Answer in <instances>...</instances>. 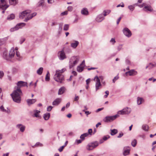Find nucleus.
<instances>
[{"instance_id": "obj_1", "label": "nucleus", "mask_w": 156, "mask_h": 156, "mask_svg": "<svg viewBox=\"0 0 156 156\" xmlns=\"http://www.w3.org/2000/svg\"><path fill=\"white\" fill-rule=\"evenodd\" d=\"M16 84V89L14 90L10 95L14 101L17 103H20L21 100V95L22 94L20 88L25 86L27 87V83L26 82L20 81H18Z\"/></svg>"}, {"instance_id": "obj_2", "label": "nucleus", "mask_w": 156, "mask_h": 156, "mask_svg": "<svg viewBox=\"0 0 156 156\" xmlns=\"http://www.w3.org/2000/svg\"><path fill=\"white\" fill-rule=\"evenodd\" d=\"M66 70L65 68H63L61 70H56V73L54 75L53 78L56 81L62 83V81L64 80L63 76L61 74Z\"/></svg>"}, {"instance_id": "obj_3", "label": "nucleus", "mask_w": 156, "mask_h": 156, "mask_svg": "<svg viewBox=\"0 0 156 156\" xmlns=\"http://www.w3.org/2000/svg\"><path fill=\"white\" fill-rule=\"evenodd\" d=\"M79 60V58L77 56H73L72 57L70 58L69 62V69H71L76 65L78 63Z\"/></svg>"}, {"instance_id": "obj_4", "label": "nucleus", "mask_w": 156, "mask_h": 156, "mask_svg": "<svg viewBox=\"0 0 156 156\" xmlns=\"http://www.w3.org/2000/svg\"><path fill=\"white\" fill-rule=\"evenodd\" d=\"M15 51L14 49H12L9 51V56H8L5 52L3 54V58L7 61H10L11 58H12L15 55Z\"/></svg>"}, {"instance_id": "obj_5", "label": "nucleus", "mask_w": 156, "mask_h": 156, "mask_svg": "<svg viewBox=\"0 0 156 156\" xmlns=\"http://www.w3.org/2000/svg\"><path fill=\"white\" fill-rule=\"evenodd\" d=\"M99 145L98 142L95 141L89 143L86 147V149L88 151H91L97 147Z\"/></svg>"}, {"instance_id": "obj_6", "label": "nucleus", "mask_w": 156, "mask_h": 156, "mask_svg": "<svg viewBox=\"0 0 156 156\" xmlns=\"http://www.w3.org/2000/svg\"><path fill=\"white\" fill-rule=\"evenodd\" d=\"M131 111L130 108L126 107L122 110L119 111L117 112V115H128L131 112Z\"/></svg>"}, {"instance_id": "obj_7", "label": "nucleus", "mask_w": 156, "mask_h": 156, "mask_svg": "<svg viewBox=\"0 0 156 156\" xmlns=\"http://www.w3.org/2000/svg\"><path fill=\"white\" fill-rule=\"evenodd\" d=\"M64 48L61 51H59L58 53V55L59 59L61 60H62L66 58L65 53L64 51Z\"/></svg>"}, {"instance_id": "obj_8", "label": "nucleus", "mask_w": 156, "mask_h": 156, "mask_svg": "<svg viewBox=\"0 0 156 156\" xmlns=\"http://www.w3.org/2000/svg\"><path fill=\"white\" fill-rule=\"evenodd\" d=\"M119 115L117 114L113 116H106L103 119V121L105 122H110L111 121L114 120L115 119L119 117Z\"/></svg>"}, {"instance_id": "obj_9", "label": "nucleus", "mask_w": 156, "mask_h": 156, "mask_svg": "<svg viewBox=\"0 0 156 156\" xmlns=\"http://www.w3.org/2000/svg\"><path fill=\"white\" fill-rule=\"evenodd\" d=\"M26 24L23 23H21L17 24L16 26L10 29V31L11 32L18 30L20 28H21L22 27L24 26Z\"/></svg>"}, {"instance_id": "obj_10", "label": "nucleus", "mask_w": 156, "mask_h": 156, "mask_svg": "<svg viewBox=\"0 0 156 156\" xmlns=\"http://www.w3.org/2000/svg\"><path fill=\"white\" fill-rule=\"evenodd\" d=\"M30 13V11L29 10H27L23 11L19 15V17L20 19H23L25 16L27 17L28 16L29 14Z\"/></svg>"}, {"instance_id": "obj_11", "label": "nucleus", "mask_w": 156, "mask_h": 156, "mask_svg": "<svg viewBox=\"0 0 156 156\" xmlns=\"http://www.w3.org/2000/svg\"><path fill=\"white\" fill-rule=\"evenodd\" d=\"M1 3L0 4V9L6 10L9 7L6 5L7 3L5 0H0Z\"/></svg>"}, {"instance_id": "obj_12", "label": "nucleus", "mask_w": 156, "mask_h": 156, "mask_svg": "<svg viewBox=\"0 0 156 156\" xmlns=\"http://www.w3.org/2000/svg\"><path fill=\"white\" fill-rule=\"evenodd\" d=\"M122 31L124 34L126 36L129 37L131 36V32L128 28L127 27L124 28Z\"/></svg>"}, {"instance_id": "obj_13", "label": "nucleus", "mask_w": 156, "mask_h": 156, "mask_svg": "<svg viewBox=\"0 0 156 156\" xmlns=\"http://www.w3.org/2000/svg\"><path fill=\"white\" fill-rule=\"evenodd\" d=\"M95 79H96V83L95 84L96 90L97 91L101 86L100 80L98 77L97 76H95Z\"/></svg>"}, {"instance_id": "obj_14", "label": "nucleus", "mask_w": 156, "mask_h": 156, "mask_svg": "<svg viewBox=\"0 0 156 156\" xmlns=\"http://www.w3.org/2000/svg\"><path fill=\"white\" fill-rule=\"evenodd\" d=\"M137 73V72L134 69H132L126 72L125 73L126 75L128 74L130 76H133L136 75Z\"/></svg>"}, {"instance_id": "obj_15", "label": "nucleus", "mask_w": 156, "mask_h": 156, "mask_svg": "<svg viewBox=\"0 0 156 156\" xmlns=\"http://www.w3.org/2000/svg\"><path fill=\"white\" fill-rule=\"evenodd\" d=\"M16 127L17 128L20 129L21 132H23L25 129L26 127L24 125L21 124H18L16 125Z\"/></svg>"}, {"instance_id": "obj_16", "label": "nucleus", "mask_w": 156, "mask_h": 156, "mask_svg": "<svg viewBox=\"0 0 156 156\" xmlns=\"http://www.w3.org/2000/svg\"><path fill=\"white\" fill-rule=\"evenodd\" d=\"M105 19L103 14H101L98 15L96 18V21L98 22H101Z\"/></svg>"}, {"instance_id": "obj_17", "label": "nucleus", "mask_w": 156, "mask_h": 156, "mask_svg": "<svg viewBox=\"0 0 156 156\" xmlns=\"http://www.w3.org/2000/svg\"><path fill=\"white\" fill-rule=\"evenodd\" d=\"M130 148L129 147H125L124 148L123 155L126 156L129 154Z\"/></svg>"}, {"instance_id": "obj_18", "label": "nucleus", "mask_w": 156, "mask_h": 156, "mask_svg": "<svg viewBox=\"0 0 156 156\" xmlns=\"http://www.w3.org/2000/svg\"><path fill=\"white\" fill-rule=\"evenodd\" d=\"M62 99L60 98H57L52 102V105L54 106L58 105L61 102Z\"/></svg>"}, {"instance_id": "obj_19", "label": "nucleus", "mask_w": 156, "mask_h": 156, "mask_svg": "<svg viewBox=\"0 0 156 156\" xmlns=\"http://www.w3.org/2000/svg\"><path fill=\"white\" fill-rule=\"evenodd\" d=\"M37 15L36 12H34L31 14V15H29L24 20V21L25 22H27L28 20L31 19L34 16Z\"/></svg>"}, {"instance_id": "obj_20", "label": "nucleus", "mask_w": 156, "mask_h": 156, "mask_svg": "<svg viewBox=\"0 0 156 156\" xmlns=\"http://www.w3.org/2000/svg\"><path fill=\"white\" fill-rule=\"evenodd\" d=\"M34 114L33 117H35L38 118H40L41 116L39 115V113H40V111L37 110H34Z\"/></svg>"}, {"instance_id": "obj_21", "label": "nucleus", "mask_w": 156, "mask_h": 156, "mask_svg": "<svg viewBox=\"0 0 156 156\" xmlns=\"http://www.w3.org/2000/svg\"><path fill=\"white\" fill-rule=\"evenodd\" d=\"M81 13L84 15L87 16L88 14V9L86 8H84L82 9L81 11Z\"/></svg>"}, {"instance_id": "obj_22", "label": "nucleus", "mask_w": 156, "mask_h": 156, "mask_svg": "<svg viewBox=\"0 0 156 156\" xmlns=\"http://www.w3.org/2000/svg\"><path fill=\"white\" fill-rule=\"evenodd\" d=\"M36 101L35 99H28L27 100V102L28 105H30L34 103Z\"/></svg>"}, {"instance_id": "obj_23", "label": "nucleus", "mask_w": 156, "mask_h": 156, "mask_svg": "<svg viewBox=\"0 0 156 156\" xmlns=\"http://www.w3.org/2000/svg\"><path fill=\"white\" fill-rule=\"evenodd\" d=\"M144 102V100L142 98L138 97L137 98V103L138 105L142 104Z\"/></svg>"}, {"instance_id": "obj_24", "label": "nucleus", "mask_w": 156, "mask_h": 156, "mask_svg": "<svg viewBox=\"0 0 156 156\" xmlns=\"http://www.w3.org/2000/svg\"><path fill=\"white\" fill-rule=\"evenodd\" d=\"M84 66H82L80 65L78 66L77 67V71L79 73L82 72L84 70Z\"/></svg>"}, {"instance_id": "obj_25", "label": "nucleus", "mask_w": 156, "mask_h": 156, "mask_svg": "<svg viewBox=\"0 0 156 156\" xmlns=\"http://www.w3.org/2000/svg\"><path fill=\"white\" fill-rule=\"evenodd\" d=\"M63 24V23H60L59 24V27L58 30V34H60L61 33L62 30Z\"/></svg>"}, {"instance_id": "obj_26", "label": "nucleus", "mask_w": 156, "mask_h": 156, "mask_svg": "<svg viewBox=\"0 0 156 156\" xmlns=\"http://www.w3.org/2000/svg\"><path fill=\"white\" fill-rule=\"evenodd\" d=\"M65 90V88L64 87H61L59 90L58 93V95H61L64 93Z\"/></svg>"}, {"instance_id": "obj_27", "label": "nucleus", "mask_w": 156, "mask_h": 156, "mask_svg": "<svg viewBox=\"0 0 156 156\" xmlns=\"http://www.w3.org/2000/svg\"><path fill=\"white\" fill-rule=\"evenodd\" d=\"M44 4V0H40L38 3L37 6L38 7H40L41 6L43 7Z\"/></svg>"}, {"instance_id": "obj_28", "label": "nucleus", "mask_w": 156, "mask_h": 156, "mask_svg": "<svg viewBox=\"0 0 156 156\" xmlns=\"http://www.w3.org/2000/svg\"><path fill=\"white\" fill-rule=\"evenodd\" d=\"M50 114L48 113H46L44 114V119L45 120H47L49 119L50 117Z\"/></svg>"}, {"instance_id": "obj_29", "label": "nucleus", "mask_w": 156, "mask_h": 156, "mask_svg": "<svg viewBox=\"0 0 156 156\" xmlns=\"http://www.w3.org/2000/svg\"><path fill=\"white\" fill-rule=\"evenodd\" d=\"M79 43L77 41H75L74 43L71 44V46L73 48H75L78 46Z\"/></svg>"}, {"instance_id": "obj_30", "label": "nucleus", "mask_w": 156, "mask_h": 156, "mask_svg": "<svg viewBox=\"0 0 156 156\" xmlns=\"http://www.w3.org/2000/svg\"><path fill=\"white\" fill-rule=\"evenodd\" d=\"M111 12V11L110 10H105L103 11L102 14H103L104 16H105L109 14Z\"/></svg>"}, {"instance_id": "obj_31", "label": "nucleus", "mask_w": 156, "mask_h": 156, "mask_svg": "<svg viewBox=\"0 0 156 156\" xmlns=\"http://www.w3.org/2000/svg\"><path fill=\"white\" fill-rule=\"evenodd\" d=\"M111 131V133L110 134L112 136H114L115 135L117 134L118 132V131L117 129H111L110 130Z\"/></svg>"}, {"instance_id": "obj_32", "label": "nucleus", "mask_w": 156, "mask_h": 156, "mask_svg": "<svg viewBox=\"0 0 156 156\" xmlns=\"http://www.w3.org/2000/svg\"><path fill=\"white\" fill-rule=\"evenodd\" d=\"M43 144L39 142H37L33 146H32V147L33 148H35L36 147H42L43 146Z\"/></svg>"}, {"instance_id": "obj_33", "label": "nucleus", "mask_w": 156, "mask_h": 156, "mask_svg": "<svg viewBox=\"0 0 156 156\" xmlns=\"http://www.w3.org/2000/svg\"><path fill=\"white\" fill-rule=\"evenodd\" d=\"M15 17V15L13 14H11L10 15L8 16L7 18V20H11L14 19Z\"/></svg>"}, {"instance_id": "obj_34", "label": "nucleus", "mask_w": 156, "mask_h": 156, "mask_svg": "<svg viewBox=\"0 0 156 156\" xmlns=\"http://www.w3.org/2000/svg\"><path fill=\"white\" fill-rule=\"evenodd\" d=\"M142 128L144 130L147 131L149 129V127L147 125H144L142 126Z\"/></svg>"}, {"instance_id": "obj_35", "label": "nucleus", "mask_w": 156, "mask_h": 156, "mask_svg": "<svg viewBox=\"0 0 156 156\" xmlns=\"http://www.w3.org/2000/svg\"><path fill=\"white\" fill-rule=\"evenodd\" d=\"M43 68L42 67H41L39 69H38L37 71V73L40 75H41L42 74L43 71Z\"/></svg>"}, {"instance_id": "obj_36", "label": "nucleus", "mask_w": 156, "mask_h": 156, "mask_svg": "<svg viewBox=\"0 0 156 156\" xmlns=\"http://www.w3.org/2000/svg\"><path fill=\"white\" fill-rule=\"evenodd\" d=\"M10 4L15 5L17 3L16 0H9Z\"/></svg>"}, {"instance_id": "obj_37", "label": "nucleus", "mask_w": 156, "mask_h": 156, "mask_svg": "<svg viewBox=\"0 0 156 156\" xmlns=\"http://www.w3.org/2000/svg\"><path fill=\"white\" fill-rule=\"evenodd\" d=\"M69 24H66L64 25L63 30L65 31H67L69 30Z\"/></svg>"}, {"instance_id": "obj_38", "label": "nucleus", "mask_w": 156, "mask_h": 156, "mask_svg": "<svg viewBox=\"0 0 156 156\" xmlns=\"http://www.w3.org/2000/svg\"><path fill=\"white\" fill-rule=\"evenodd\" d=\"M49 73L48 71L47 72V73L45 76V80L46 81H49L50 80V77L49 76Z\"/></svg>"}, {"instance_id": "obj_39", "label": "nucleus", "mask_w": 156, "mask_h": 156, "mask_svg": "<svg viewBox=\"0 0 156 156\" xmlns=\"http://www.w3.org/2000/svg\"><path fill=\"white\" fill-rule=\"evenodd\" d=\"M5 41L4 39H0V46H2L5 43Z\"/></svg>"}, {"instance_id": "obj_40", "label": "nucleus", "mask_w": 156, "mask_h": 156, "mask_svg": "<svg viewBox=\"0 0 156 156\" xmlns=\"http://www.w3.org/2000/svg\"><path fill=\"white\" fill-rule=\"evenodd\" d=\"M137 144L136 140L134 139L131 142V145L133 147H135Z\"/></svg>"}, {"instance_id": "obj_41", "label": "nucleus", "mask_w": 156, "mask_h": 156, "mask_svg": "<svg viewBox=\"0 0 156 156\" xmlns=\"http://www.w3.org/2000/svg\"><path fill=\"white\" fill-rule=\"evenodd\" d=\"M144 8L146 9L147 10L151 12L153 10L151 7L147 6H145Z\"/></svg>"}, {"instance_id": "obj_42", "label": "nucleus", "mask_w": 156, "mask_h": 156, "mask_svg": "<svg viewBox=\"0 0 156 156\" xmlns=\"http://www.w3.org/2000/svg\"><path fill=\"white\" fill-rule=\"evenodd\" d=\"M128 8L131 12H132L134 10L135 7L133 5H130L128 6Z\"/></svg>"}, {"instance_id": "obj_43", "label": "nucleus", "mask_w": 156, "mask_h": 156, "mask_svg": "<svg viewBox=\"0 0 156 156\" xmlns=\"http://www.w3.org/2000/svg\"><path fill=\"white\" fill-rule=\"evenodd\" d=\"M25 40V38L24 37H21L20 39V43L22 44Z\"/></svg>"}, {"instance_id": "obj_44", "label": "nucleus", "mask_w": 156, "mask_h": 156, "mask_svg": "<svg viewBox=\"0 0 156 156\" xmlns=\"http://www.w3.org/2000/svg\"><path fill=\"white\" fill-rule=\"evenodd\" d=\"M0 109L1 111L2 112H5L6 111V109H5L3 106L2 105L0 107Z\"/></svg>"}, {"instance_id": "obj_45", "label": "nucleus", "mask_w": 156, "mask_h": 156, "mask_svg": "<svg viewBox=\"0 0 156 156\" xmlns=\"http://www.w3.org/2000/svg\"><path fill=\"white\" fill-rule=\"evenodd\" d=\"M53 107L52 106H49L47 108V111L48 112H50L52 110Z\"/></svg>"}, {"instance_id": "obj_46", "label": "nucleus", "mask_w": 156, "mask_h": 156, "mask_svg": "<svg viewBox=\"0 0 156 156\" xmlns=\"http://www.w3.org/2000/svg\"><path fill=\"white\" fill-rule=\"evenodd\" d=\"M110 138V136L108 135L105 136H103V140L105 141L107 140L108 139Z\"/></svg>"}, {"instance_id": "obj_47", "label": "nucleus", "mask_w": 156, "mask_h": 156, "mask_svg": "<svg viewBox=\"0 0 156 156\" xmlns=\"http://www.w3.org/2000/svg\"><path fill=\"white\" fill-rule=\"evenodd\" d=\"M150 66V69H151L154 67L155 66V65H156L155 64H154L151 63H150L149 64Z\"/></svg>"}, {"instance_id": "obj_48", "label": "nucleus", "mask_w": 156, "mask_h": 156, "mask_svg": "<svg viewBox=\"0 0 156 156\" xmlns=\"http://www.w3.org/2000/svg\"><path fill=\"white\" fill-rule=\"evenodd\" d=\"M119 77L118 75L115 76L113 79L112 80V82L114 83L115 82V81L119 79Z\"/></svg>"}, {"instance_id": "obj_49", "label": "nucleus", "mask_w": 156, "mask_h": 156, "mask_svg": "<svg viewBox=\"0 0 156 156\" xmlns=\"http://www.w3.org/2000/svg\"><path fill=\"white\" fill-rule=\"evenodd\" d=\"M65 147V146H62L60 147L58 149V150L60 152H61L62 151L63 149Z\"/></svg>"}, {"instance_id": "obj_50", "label": "nucleus", "mask_w": 156, "mask_h": 156, "mask_svg": "<svg viewBox=\"0 0 156 156\" xmlns=\"http://www.w3.org/2000/svg\"><path fill=\"white\" fill-rule=\"evenodd\" d=\"M83 140H76V142L77 143V144H79L81 143Z\"/></svg>"}, {"instance_id": "obj_51", "label": "nucleus", "mask_w": 156, "mask_h": 156, "mask_svg": "<svg viewBox=\"0 0 156 156\" xmlns=\"http://www.w3.org/2000/svg\"><path fill=\"white\" fill-rule=\"evenodd\" d=\"M105 93L106 94H105L104 95V97L106 98L108 96L109 94V91L108 90L106 91L105 92Z\"/></svg>"}, {"instance_id": "obj_52", "label": "nucleus", "mask_w": 156, "mask_h": 156, "mask_svg": "<svg viewBox=\"0 0 156 156\" xmlns=\"http://www.w3.org/2000/svg\"><path fill=\"white\" fill-rule=\"evenodd\" d=\"M110 42L113 43L114 44L115 42V41L114 38H112L110 40Z\"/></svg>"}, {"instance_id": "obj_53", "label": "nucleus", "mask_w": 156, "mask_h": 156, "mask_svg": "<svg viewBox=\"0 0 156 156\" xmlns=\"http://www.w3.org/2000/svg\"><path fill=\"white\" fill-rule=\"evenodd\" d=\"M92 133V129H88V132L87 133H88V134L91 135Z\"/></svg>"}, {"instance_id": "obj_54", "label": "nucleus", "mask_w": 156, "mask_h": 156, "mask_svg": "<svg viewBox=\"0 0 156 156\" xmlns=\"http://www.w3.org/2000/svg\"><path fill=\"white\" fill-rule=\"evenodd\" d=\"M57 23L55 21H53L52 22L51 24V26H53L55 25H57Z\"/></svg>"}, {"instance_id": "obj_55", "label": "nucleus", "mask_w": 156, "mask_h": 156, "mask_svg": "<svg viewBox=\"0 0 156 156\" xmlns=\"http://www.w3.org/2000/svg\"><path fill=\"white\" fill-rule=\"evenodd\" d=\"M123 133L122 132H121L119 133V136H117V137L119 138H121L123 136Z\"/></svg>"}, {"instance_id": "obj_56", "label": "nucleus", "mask_w": 156, "mask_h": 156, "mask_svg": "<svg viewBox=\"0 0 156 156\" xmlns=\"http://www.w3.org/2000/svg\"><path fill=\"white\" fill-rule=\"evenodd\" d=\"M4 73L2 71H0V78H2L3 76Z\"/></svg>"}, {"instance_id": "obj_57", "label": "nucleus", "mask_w": 156, "mask_h": 156, "mask_svg": "<svg viewBox=\"0 0 156 156\" xmlns=\"http://www.w3.org/2000/svg\"><path fill=\"white\" fill-rule=\"evenodd\" d=\"M73 9V8L71 6H69L68 7V11H71Z\"/></svg>"}, {"instance_id": "obj_58", "label": "nucleus", "mask_w": 156, "mask_h": 156, "mask_svg": "<svg viewBox=\"0 0 156 156\" xmlns=\"http://www.w3.org/2000/svg\"><path fill=\"white\" fill-rule=\"evenodd\" d=\"M67 13H68L67 11H65V12H62L61 13V15H62V16L65 15H67Z\"/></svg>"}, {"instance_id": "obj_59", "label": "nucleus", "mask_w": 156, "mask_h": 156, "mask_svg": "<svg viewBox=\"0 0 156 156\" xmlns=\"http://www.w3.org/2000/svg\"><path fill=\"white\" fill-rule=\"evenodd\" d=\"M85 136H84L83 135V134H82L80 137V138L82 140H84L85 139Z\"/></svg>"}, {"instance_id": "obj_60", "label": "nucleus", "mask_w": 156, "mask_h": 156, "mask_svg": "<svg viewBox=\"0 0 156 156\" xmlns=\"http://www.w3.org/2000/svg\"><path fill=\"white\" fill-rule=\"evenodd\" d=\"M104 109V108H98L97 109L96 111V112H98L100 111H101L102 110H103Z\"/></svg>"}, {"instance_id": "obj_61", "label": "nucleus", "mask_w": 156, "mask_h": 156, "mask_svg": "<svg viewBox=\"0 0 156 156\" xmlns=\"http://www.w3.org/2000/svg\"><path fill=\"white\" fill-rule=\"evenodd\" d=\"M121 4H122V5H120V4H119V5H118L116 6L117 7H119L120 6H121L122 7H124V5L123 3H122Z\"/></svg>"}, {"instance_id": "obj_62", "label": "nucleus", "mask_w": 156, "mask_h": 156, "mask_svg": "<svg viewBox=\"0 0 156 156\" xmlns=\"http://www.w3.org/2000/svg\"><path fill=\"white\" fill-rule=\"evenodd\" d=\"M90 82V79L89 78L87 79L86 80V84L88 85Z\"/></svg>"}, {"instance_id": "obj_63", "label": "nucleus", "mask_w": 156, "mask_h": 156, "mask_svg": "<svg viewBox=\"0 0 156 156\" xmlns=\"http://www.w3.org/2000/svg\"><path fill=\"white\" fill-rule=\"evenodd\" d=\"M79 98V97L78 96H76V95L75 97V98H74V100L75 101H77L78 100Z\"/></svg>"}, {"instance_id": "obj_64", "label": "nucleus", "mask_w": 156, "mask_h": 156, "mask_svg": "<svg viewBox=\"0 0 156 156\" xmlns=\"http://www.w3.org/2000/svg\"><path fill=\"white\" fill-rule=\"evenodd\" d=\"M126 62L127 64H129L130 63V61L127 59H126Z\"/></svg>"}]
</instances>
